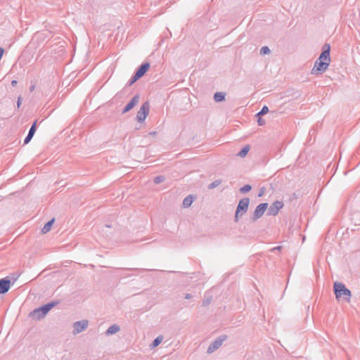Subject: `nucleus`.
Segmentation results:
<instances>
[{"label": "nucleus", "instance_id": "31", "mask_svg": "<svg viewBox=\"0 0 360 360\" xmlns=\"http://www.w3.org/2000/svg\"><path fill=\"white\" fill-rule=\"evenodd\" d=\"M193 297L192 295L191 294H189V293H186L185 295V299L186 300H189V299H191Z\"/></svg>", "mask_w": 360, "mask_h": 360}, {"label": "nucleus", "instance_id": "8", "mask_svg": "<svg viewBox=\"0 0 360 360\" xmlns=\"http://www.w3.org/2000/svg\"><path fill=\"white\" fill-rule=\"evenodd\" d=\"M283 203L281 201L276 200L274 203H272L267 210V215L269 216H276L278 214L279 210L283 208Z\"/></svg>", "mask_w": 360, "mask_h": 360}, {"label": "nucleus", "instance_id": "10", "mask_svg": "<svg viewBox=\"0 0 360 360\" xmlns=\"http://www.w3.org/2000/svg\"><path fill=\"white\" fill-rule=\"evenodd\" d=\"M88 325H89V321L87 320L76 321L75 323H74V325H73V328H74L73 334L76 335V334H78V333L82 332L83 330H84L85 329L87 328Z\"/></svg>", "mask_w": 360, "mask_h": 360}, {"label": "nucleus", "instance_id": "15", "mask_svg": "<svg viewBox=\"0 0 360 360\" xmlns=\"http://www.w3.org/2000/svg\"><path fill=\"white\" fill-rule=\"evenodd\" d=\"M120 330V327L117 324H112L110 326L107 330L105 331V335L107 336L112 335L115 334L116 333Z\"/></svg>", "mask_w": 360, "mask_h": 360}, {"label": "nucleus", "instance_id": "22", "mask_svg": "<svg viewBox=\"0 0 360 360\" xmlns=\"http://www.w3.org/2000/svg\"><path fill=\"white\" fill-rule=\"evenodd\" d=\"M222 182V180L221 179H217L215 181H214L213 182H212L211 184H210L207 186L208 189H213L216 187H217L218 186H219Z\"/></svg>", "mask_w": 360, "mask_h": 360}, {"label": "nucleus", "instance_id": "27", "mask_svg": "<svg viewBox=\"0 0 360 360\" xmlns=\"http://www.w3.org/2000/svg\"><path fill=\"white\" fill-rule=\"evenodd\" d=\"M257 123L259 126H263L265 124V120L262 119V117H259L257 119Z\"/></svg>", "mask_w": 360, "mask_h": 360}, {"label": "nucleus", "instance_id": "1", "mask_svg": "<svg viewBox=\"0 0 360 360\" xmlns=\"http://www.w3.org/2000/svg\"><path fill=\"white\" fill-rule=\"evenodd\" d=\"M58 302H51L43 306H41L29 314V317L34 320H40L46 316L49 311L53 309Z\"/></svg>", "mask_w": 360, "mask_h": 360}, {"label": "nucleus", "instance_id": "38", "mask_svg": "<svg viewBox=\"0 0 360 360\" xmlns=\"http://www.w3.org/2000/svg\"><path fill=\"white\" fill-rule=\"evenodd\" d=\"M155 134H156L155 131H153V132L149 133V134H150V135H155Z\"/></svg>", "mask_w": 360, "mask_h": 360}, {"label": "nucleus", "instance_id": "19", "mask_svg": "<svg viewBox=\"0 0 360 360\" xmlns=\"http://www.w3.org/2000/svg\"><path fill=\"white\" fill-rule=\"evenodd\" d=\"M193 202V198L191 195L186 196L183 200V206L186 208L189 207Z\"/></svg>", "mask_w": 360, "mask_h": 360}, {"label": "nucleus", "instance_id": "30", "mask_svg": "<svg viewBox=\"0 0 360 360\" xmlns=\"http://www.w3.org/2000/svg\"><path fill=\"white\" fill-rule=\"evenodd\" d=\"M21 105V96H19L17 101V106L18 108H20Z\"/></svg>", "mask_w": 360, "mask_h": 360}, {"label": "nucleus", "instance_id": "29", "mask_svg": "<svg viewBox=\"0 0 360 360\" xmlns=\"http://www.w3.org/2000/svg\"><path fill=\"white\" fill-rule=\"evenodd\" d=\"M264 188H262L260 189L259 192V194H258V197H261L264 195Z\"/></svg>", "mask_w": 360, "mask_h": 360}, {"label": "nucleus", "instance_id": "13", "mask_svg": "<svg viewBox=\"0 0 360 360\" xmlns=\"http://www.w3.org/2000/svg\"><path fill=\"white\" fill-rule=\"evenodd\" d=\"M150 65V63L148 62L142 63L136 70L135 74L139 76V78L142 77L148 70Z\"/></svg>", "mask_w": 360, "mask_h": 360}, {"label": "nucleus", "instance_id": "9", "mask_svg": "<svg viewBox=\"0 0 360 360\" xmlns=\"http://www.w3.org/2000/svg\"><path fill=\"white\" fill-rule=\"evenodd\" d=\"M323 50L317 60H320V61H326V62H328V64H330V46L329 44H325L323 45Z\"/></svg>", "mask_w": 360, "mask_h": 360}, {"label": "nucleus", "instance_id": "34", "mask_svg": "<svg viewBox=\"0 0 360 360\" xmlns=\"http://www.w3.org/2000/svg\"><path fill=\"white\" fill-rule=\"evenodd\" d=\"M264 115L261 111H259V112H257L255 116L259 118V117H261L262 116Z\"/></svg>", "mask_w": 360, "mask_h": 360}, {"label": "nucleus", "instance_id": "11", "mask_svg": "<svg viewBox=\"0 0 360 360\" xmlns=\"http://www.w3.org/2000/svg\"><path fill=\"white\" fill-rule=\"evenodd\" d=\"M11 281L8 277L0 279V294L6 293L11 288Z\"/></svg>", "mask_w": 360, "mask_h": 360}, {"label": "nucleus", "instance_id": "14", "mask_svg": "<svg viewBox=\"0 0 360 360\" xmlns=\"http://www.w3.org/2000/svg\"><path fill=\"white\" fill-rule=\"evenodd\" d=\"M36 129H37V120L34 121L33 122V124H32V126L29 130L28 134L24 139V144H27L28 143H30V141L32 140V139L33 138V136L35 134Z\"/></svg>", "mask_w": 360, "mask_h": 360}, {"label": "nucleus", "instance_id": "16", "mask_svg": "<svg viewBox=\"0 0 360 360\" xmlns=\"http://www.w3.org/2000/svg\"><path fill=\"white\" fill-rule=\"evenodd\" d=\"M213 297L210 292H206L204 295V299L202 300V307L208 306L212 301Z\"/></svg>", "mask_w": 360, "mask_h": 360}, {"label": "nucleus", "instance_id": "37", "mask_svg": "<svg viewBox=\"0 0 360 360\" xmlns=\"http://www.w3.org/2000/svg\"><path fill=\"white\" fill-rule=\"evenodd\" d=\"M34 86H30V91H33V90H34Z\"/></svg>", "mask_w": 360, "mask_h": 360}, {"label": "nucleus", "instance_id": "18", "mask_svg": "<svg viewBox=\"0 0 360 360\" xmlns=\"http://www.w3.org/2000/svg\"><path fill=\"white\" fill-rule=\"evenodd\" d=\"M226 94L224 92H216L214 94V100L216 102H221L225 100Z\"/></svg>", "mask_w": 360, "mask_h": 360}, {"label": "nucleus", "instance_id": "3", "mask_svg": "<svg viewBox=\"0 0 360 360\" xmlns=\"http://www.w3.org/2000/svg\"><path fill=\"white\" fill-rule=\"evenodd\" d=\"M250 202L249 198H243L239 200L234 215L235 222H238L240 218L247 212Z\"/></svg>", "mask_w": 360, "mask_h": 360}, {"label": "nucleus", "instance_id": "33", "mask_svg": "<svg viewBox=\"0 0 360 360\" xmlns=\"http://www.w3.org/2000/svg\"><path fill=\"white\" fill-rule=\"evenodd\" d=\"M282 248L281 246H277V247H275L274 248H272L271 250L273 252V251H275V250H281Z\"/></svg>", "mask_w": 360, "mask_h": 360}, {"label": "nucleus", "instance_id": "36", "mask_svg": "<svg viewBox=\"0 0 360 360\" xmlns=\"http://www.w3.org/2000/svg\"><path fill=\"white\" fill-rule=\"evenodd\" d=\"M17 83H18V82H17V81H16V80H13V81L11 82V85H12L13 86H15L17 84Z\"/></svg>", "mask_w": 360, "mask_h": 360}, {"label": "nucleus", "instance_id": "28", "mask_svg": "<svg viewBox=\"0 0 360 360\" xmlns=\"http://www.w3.org/2000/svg\"><path fill=\"white\" fill-rule=\"evenodd\" d=\"M264 115H266L269 112V108L266 105L262 107L260 110Z\"/></svg>", "mask_w": 360, "mask_h": 360}, {"label": "nucleus", "instance_id": "35", "mask_svg": "<svg viewBox=\"0 0 360 360\" xmlns=\"http://www.w3.org/2000/svg\"><path fill=\"white\" fill-rule=\"evenodd\" d=\"M264 115L261 111H259V112H257L255 116L259 118V117H261L262 116Z\"/></svg>", "mask_w": 360, "mask_h": 360}, {"label": "nucleus", "instance_id": "7", "mask_svg": "<svg viewBox=\"0 0 360 360\" xmlns=\"http://www.w3.org/2000/svg\"><path fill=\"white\" fill-rule=\"evenodd\" d=\"M328 62L316 60L311 70V73L314 75L322 74L328 69Z\"/></svg>", "mask_w": 360, "mask_h": 360}, {"label": "nucleus", "instance_id": "25", "mask_svg": "<svg viewBox=\"0 0 360 360\" xmlns=\"http://www.w3.org/2000/svg\"><path fill=\"white\" fill-rule=\"evenodd\" d=\"M139 79H140L139 77V76H137L136 74H134L131 78L130 79V80L128 82V85L129 86H131L134 83H135Z\"/></svg>", "mask_w": 360, "mask_h": 360}, {"label": "nucleus", "instance_id": "4", "mask_svg": "<svg viewBox=\"0 0 360 360\" xmlns=\"http://www.w3.org/2000/svg\"><path fill=\"white\" fill-rule=\"evenodd\" d=\"M267 208H268L267 202H263V203H260L259 205H258L256 207L252 216L250 217V220L253 222L256 221L257 219H259V218H261L263 216L264 213L267 210Z\"/></svg>", "mask_w": 360, "mask_h": 360}, {"label": "nucleus", "instance_id": "5", "mask_svg": "<svg viewBox=\"0 0 360 360\" xmlns=\"http://www.w3.org/2000/svg\"><path fill=\"white\" fill-rule=\"evenodd\" d=\"M150 105L148 101L144 102L141 106L136 115V120L139 122L142 123L145 121L147 115L149 113Z\"/></svg>", "mask_w": 360, "mask_h": 360}, {"label": "nucleus", "instance_id": "2", "mask_svg": "<svg viewBox=\"0 0 360 360\" xmlns=\"http://www.w3.org/2000/svg\"><path fill=\"white\" fill-rule=\"evenodd\" d=\"M334 292L337 300L342 298L347 302H349L351 300V291L346 288L345 285L342 283L335 281L333 284Z\"/></svg>", "mask_w": 360, "mask_h": 360}, {"label": "nucleus", "instance_id": "26", "mask_svg": "<svg viewBox=\"0 0 360 360\" xmlns=\"http://www.w3.org/2000/svg\"><path fill=\"white\" fill-rule=\"evenodd\" d=\"M165 178L164 176H158L154 179V182L155 184H160V183L163 182L165 181Z\"/></svg>", "mask_w": 360, "mask_h": 360}, {"label": "nucleus", "instance_id": "21", "mask_svg": "<svg viewBox=\"0 0 360 360\" xmlns=\"http://www.w3.org/2000/svg\"><path fill=\"white\" fill-rule=\"evenodd\" d=\"M163 340V336L159 335L152 342L150 345L151 348H155L158 347Z\"/></svg>", "mask_w": 360, "mask_h": 360}, {"label": "nucleus", "instance_id": "24", "mask_svg": "<svg viewBox=\"0 0 360 360\" xmlns=\"http://www.w3.org/2000/svg\"><path fill=\"white\" fill-rule=\"evenodd\" d=\"M271 52L270 49L268 46H262L260 49V54L261 55H266L269 54Z\"/></svg>", "mask_w": 360, "mask_h": 360}, {"label": "nucleus", "instance_id": "17", "mask_svg": "<svg viewBox=\"0 0 360 360\" xmlns=\"http://www.w3.org/2000/svg\"><path fill=\"white\" fill-rule=\"evenodd\" d=\"M54 221H55V218H53L50 221H49L46 224H45L44 227L41 229L42 233L45 234V233H48L51 230V226L53 224Z\"/></svg>", "mask_w": 360, "mask_h": 360}, {"label": "nucleus", "instance_id": "20", "mask_svg": "<svg viewBox=\"0 0 360 360\" xmlns=\"http://www.w3.org/2000/svg\"><path fill=\"white\" fill-rule=\"evenodd\" d=\"M250 150V146L248 145L244 146L240 151L237 154L240 158H245Z\"/></svg>", "mask_w": 360, "mask_h": 360}, {"label": "nucleus", "instance_id": "23", "mask_svg": "<svg viewBox=\"0 0 360 360\" xmlns=\"http://www.w3.org/2000/svg\"><path fill=\"white\" fill-rule=\"evenodd\" d=\"M251 189H252V186L249 184H246V185L242 186L239 191H240V193L244 194V193H246L250 191Z\"/></svg>", "mask_w": 360, "mask_h": 360}, {"label": "nucleus", "instance_id": "32", "mask_svg": "<svg viewBox=\"0 0 360 360\" xmlns=\"http://www.w3.org/2000/svg\"><path fill=\"white\" fill-rule=\"evenodd\" d=\"M4 53V49L3 48L0 47V60L2 58Z\"/></svg>", "mask_w": 360, "mask_h": 360}, {"label": "nucleus", "instance_id": "6", "mask_svg": "<svg viewBox=\"0 0 360 360\" xmlns=\"http://www.w3.org/2000/svg\"><path fill=\"white\" fill-rule=\"evenodd\" d=\"M227 339L226 335H221L218 337L214 342H212L207 348V353L212 354L217 349H218L223 344V342Z\"/></svg>", "mask_w": 360, "mask_h": 360}, {"label": "nucleus", "instance_id": "12", "mask_svg": "<svg viewBox=\"0 0 360 360\" xmlns=\"http://www.w3.org/2000/svg\"><path fill=\"white\" fill-rule=\"evenodd\" d=\"M140 96L139 95H135L131 101L127 104V105L122 110V114H124L129 111H130L134 106H136L139 101Z\"/></svg>", "mask_w": 360, "mask_h": 360}]
</instances>
